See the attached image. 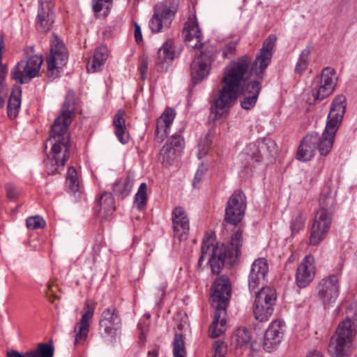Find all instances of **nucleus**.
<instances>
[{
  "mask_svg": "<svg viewBox=\"0 0 357 357\" xmlns=\"http://www.w3.org/2000/svg\"><path fill=\"white\" fill-rule=\"evenodd\" d=\"M276 40L275 35H270L264 41L260 52L253 63L250 56L243 55L231 61L225 68L222 78V86L211 105V111L215 114V118H220L229 109L239 95H251L255 87L259 88V93H260V81H248V70L250 69L251 75L262 79V75L271 63Z\"/></svg>",
  "mask_w": 357,
  "mask_h": 357,
  "instance_id": "obj_1",
  "label": "nucleus"
},
{
  "mask_svg": "<svg viewBox=\"0 0 357 357\" xmlns=\"http://www.w3.org/2000/svg\"><path fill=\"white\" fill-rule=\"evenodd\" d=\"M231 296V283L229 278L221 275L216 278L211 287V304L215 309L213 319L209 332L212 337H217L226 331L227 306Z\"/></svg>",
  "mask_w": 357,
  "mask_h": 357,
  "instance_id": "obj_2",
  "label": "nucleus"
},
{
  "mask_svg": "<svg viewBox=\"0 0 357 357\" xmlns=\"http://www.w3.org/2000/svg\"><path fill=\"white\" fill-rule=\"evenodd\" d=\"M345 102L346 98L343 95H339L333 100L322 135L320 136L318 133H316L318 138L316 149L323 156L327 155L332 149L335 134L345 112Z\"/></svg>",
  "mask_w": 357,
  "mask_h": 357,
  "instance_id": "obj_3",
  "label": "nucleus"
},
{
  "mask_svg": "<svg viewBox=\"0 0 357 357\" xmlns=\"http://www.w3.org/2000/svg\"><path fill=\"white\" fill-rule=\"evenodd\" d=\"M242 234L236 231L233 234L229 245L217 244L213 247L208 263L214 274L220 273L225 263L231 265L241 252Z\"/></svg>",
  "mask_w": 357,
  "mask_h": 357,
  "instance_id": "obj_4",
  "label": "nucleus"
},
{
  "mask_svg": "<svg viewBox=\"0 0 357 357\" xmlns=\"http://www.w3.org/2000/svg\"><path fill=\"white\" fill-rule=\"evenodd\" d=\"M52 144L51 157L45 160L47 174L53 175L63 169L66 162L69 158L70 147V137L50 134L47 140Z\"/></svg>",
  "mask_w": 357,
  "mask_h": 357,
  "instance_id": "obj_5",
  "label": "nucleus"
},
{
  "mask_svg": "<svg viewBox=\"0 0 357 357\" xmlns=\"http://www.w3.org/2000/svg\"><path fill=\"white\" fill-rule=\"evenodd\" d=\"M356 331L350 319L341 321L335 334L331 337L328 351L335 357H348L351 352Z\"/></svg>",
  "mask_w": 357,
  "mask_h": 357,
  "instance_id": "obj_6",
  "label": "nucleus"
},
{
  "mask_svg": "<svg viewBox=\"0 0 357 357\" xmlns=\"http://www.w3.org/2000/svg\"><path fill=\"white\" fill-rule=\"evenodd\" d=\"M179 5V0H165L155 5L149 26L153 33L167 30L171 25Z\"/></svg>",
  "mask_w": 357,
  "mask_h": 357,
  "instance_id": "obj_7",
  "label": "nucleus"
},
{
  "mask_svg": "<svg viewBox=\"0 0 357 357\" xmlns=\"http://www.w3.org/2000/svg\"><path fill=\"white\" fill-rule=\"evenodd\" d=\"M43 61L41 55L34 54L27 56L26 61L19 62L13 68L12 78L20 84L28 83L38 75Z\"/></svg>",
  "mask_w": 357,
  "mask_h": 357,
  "instance_id": "obj_8",
  "label": "nucleus"
},
{
  "mask_svg": "<svg viewBox=\"0 0 357 357\" xmlns=\"http://www.w3.org/2000/svg\"><path fill=\"white\" fill-rule=\"evenodd\" d=\"M75 111V95L71 91H68L63 104L61 113L52 126L51 132L54 135H68V126L73 121Z\"/></svg>",
  "mask_w": 357,
  "mask_h": 357,
  "instance_id": "obj_9",
  "label": "nucleus"
},
{
  "mask_svg": "<svg viewBox=\"0 0 357 357\" xmlns=\"http://www.w3.org/2000/svg\"><path fill=\"white\" fill-rule=\"evenodd\" d=\"M332 213L324 210L317 212L310 233V244L319 245L326 237L332 223Z\"/></svg>",
  "mask_w": 357,
  "mask_h": 357,
  "instance_id": "obj_10",
  "label": "nucleus"
},
{
  "mask_svg": "<svg viewBox=\"0 0 357 357\" xmlns=\"http://www.w3.org/2000/svg\"><path fill=\"white\" fill-rule=\"evenodd\" d=\"M246 197L241 190H235L227 201L225 207V220L227 222L236 225L243 219L246 209Z\"/></svg>",
  "mask_w": 357,
  "mask_h": 357,
  "instance_id": "obj_11",
  "label": "nucleus"
},
{
  "mask_svg": "<svg viewBox=\"0 0 357 357\" xmlns=\"http://www.w3.org/2000/svg\"><path fill=\"white\" fill-rule=\"evenodd\" d=\"M340 272L324 278L317 285L319 299L325 305L336 301L340 294Z\"/></svg>",
  "mask_w": 357,
  "mask_h": 357,
  "instance_id": "obj_12",
  "label": "nucleus"
},
{
  "mask_svg": "<svg viewBox=\"0 0 357 357\" xmlns=\"http://www.w3.org/2000/svg\"><path fill=\"white\" fill-rule=\"evenodd\" d=\"M94 312V303L90 301H86L84 312L81 319L76 323L73 330L75 337L74 344L75 346L83 345L86 341Z\"/></svg>",
  "mask_w": 357,
  "mask_h": 357,
  "instance_id": "obj_13",
  "label": "nucleus"
},
{
  "mask_svg": "<svg viewBox=\"0 0 357 357\" xmlns=\"http://www.w3.org/2000/svg\"><path fill=\"white\" fill-rule=\"evenodd\" d=\"M121 328V319L116 307L111 306L105 309L99 321V330L103 337L113 338Z\"/></svg>",
  "mask_w": 357,
  "mask_h": 357,
  "instance_id": "obj_14",
  "label": "nucleus"
},
{
  "mask_svg": "<svg viewBox=\"0 0 357 357\" xmlns=\"http://www.w3.org/2000/svg\"><path fill=\"white\" fill-rule=\"evenodd\" d=\"M67 60V52L63 43L56 38L52 41L50 54L47 58V70L51 76H57L59 69L66 64Z\"/></svg>",
  "mask_w": 357,
  "mask_h": 357,
  "instance_id": "obj_15",
  "label": "nucleus"
},
{
  "mask_svg": "<svg viewBox=\"0 0 357 357\" xmlns=\"http://www.w3.org/2000/svg\"><path fill=\"white\" fill-rule=\"evenodd\" d=\"M183 146L184 141L183 138L178 135H172L160 151V161L163 165H172L180 155Z\"/></svg>",
  "mask_w": 357,
  "mask_h": 357,
  "instance_id": "obj_16",
  "label": "nucleus"
},
{
  "mask_svg": "<svg viewBox=\"0 0 357 357\" xmlns=\"http://www.w3.org/2000/svg\"><path fill=\"white\" fill-rule=\"evenodd\" d=\"M213 61L211 52H201L200 55L192 62L190 74L194 84H197L208 77Z\"/></svg>",
  "mask_w": 357,
  "mask_h": 357,
  "instance_id": "obj_17",
  "label": "nucleus"
},
{
  "mask_svg": "<svg viewBox=\"0 0 357 357\" xmlns=\"http://www.w3.org/2000/svg\"><path fill=\"white\" fill-rule=\"evenodd\" d=\"M268 148L266 141L251 143L239 155L240 160L243 162L245 167H255V164L259 162L263 156L266 154Z\"/></svg>",
  "mask_w": 357,
  "mask_h": 357,
  "instance_id": "obj_18",
  "label": "nucleus"
},
{
  "mask_svg": "<svg viewBox=\"0 0 357 357\" xmlns=\"http://www.w3.org/2000/svg\"><path fill=\"white\" fill-rule=\"evenodd\" d=\"M314 257L307 255L298 266L296 274V282L300 288H305L310 284L315 276Z\"/></svg>",
  "mask_w": 357,
  "mask_h": 357,
  "instance_id": "obj_19",
  "label": "nucleus"
},
{
  "mask_svg": "<svg viewBox=\"0 0 357 357\" xmlns=\"http://www.w3.org/2000/svg\"><path fill=\"white\" fill-rule=\"evenodd\" d=\"M285 330V323L282 320H275L270 324L262 342L264 350L270 352L282 340Z\"/></svg>",
  "mask_w": 357,
  "mask_h": 357,
  "instance_id": "obj_20",
  "label": "nucleus"
},
{
  "mask_svg": "<svg viewBox=\"0 0 357 357\" xmlns=\"http://www.w3.org/2000/svg\"><path fill=\"white\" fill-rule=\"evenodd\" d=\"M268 271L266 259L259 258L252 264L248 279V285L251 291H255L260 284H263Z\"/></svg>",
  "mask_w": 357,
  "mask_h": 357,
  "instance_id": "obj_21",
  "label": "nucleus"
},
{
  "mask_svg": "<svg viewBox=\"0 0 357 357\" xmlns=\"http://www.w3.org/2000/svg\"><path fill=\"white\" fill-rule=\"evenodd\" d=\"M172 222L174 236L181 239L190 230L189 218L183 207L176 206L172 211Z\"/></svg>",
  "mask_w": 357,
  "mask_h": 357,
  "instance_id": "obj_22",
  "label": "nucleus"
},
{
  "mask_svg": "<svg viewBox=\"0 0 357 357\" xmlns=\"http://www.w3.org/2000/svg\"><path fill=\"white\" fill-rule=\"evenodd\" d=\"M183 36L189 47L196 49L202 46V33L195 17H189L185 22Z\"/></svg>",
  "mask_w": 357,
  "mask_h": 357,
  "instance_id": "obj_23",
  "label": "nucleus"
},
{
  "mask_svg": "<svg viewBox=\"0 0 357 357\" xmlns=\"http://www.w3.org/2000/svg\"><path fill=\"white\" fill-rule=\"evenodd\" d=\"M318 140L316 132L307 134L301 141L298 149L296 158L303 162L312 160L314 157L316 149V143Z\"/></svg>",
  "mask_w": 357,
  "mask_h": 357,
  "instance_id": "obj_24",
  "label": "nucleus"
},
{
  "mask_svg": "<svg viewBox=\"0 0 357 357\" xmlns=\"http://www.w3.org/2000/svg\"><path fill=\"white\" fill-rule=\"evenodd\" d=\"M54 22V13L50 3H40L36 18V27L40 32L50 31Z\"/></svg>",
  "mask_w": 357,
  "mask_h": 357,
  "instance_id": "obj_25",
  "label": "nucleus"
},
{
  "mask_svg": "<svg viewBox=\"0 0 357 357\" xmlns=\"http://www.w3.org/2000/svg\"><path fill=\"white\" fill-rule=\"evenodd\" d=\"M175 112L173 109L167 108L161 114L156 121L155 135L157 139L162 142L168 133V130L175 118Z\"/></svg>",
  "mask_w": 357,
  "mask_h": 357,
  "instance_id": "obj_26",
  "label": "nucleus"
},
{
  "mask_svg": "<svg viewBox=\"0 0 357 357\" xmlns=\"http://www.w3.org/2000/svg\"><path fill=\"white\" fill-rule=\"evenodd\" d=\"M54 347L47 343H40L36 349L27 351L24 353L12 350L7 353V357H53Z\"/></svg>",
  "mask_w": 357,
  "mask_h": 357,
  "instance_id": "obj_27",
  "label": "nucleus"
},
{
  "mask_svg": "<svg viewBox=\"0 0 357 357\" xmlns=\"http://www.w3.org/2000/svg\"><path fill=\"white\" fill-rule=\"evenodd\" d=\"M176 57L173 41L167 40L158 50L155 58V62L158 68L163 69L166 65L171 63Z\"/></svg>",
  "mask_w": 357,
  "mask_h": 357,
  "instance_id": "obj_28",
  "label": "nucleus"
},
{
  "mask_svg": "<svg viewBox=\"0 0 357 357\" xmlns=\"http://www.w3.org/2000/svg\"><path fill=\"white\" fill-rule=\"evenodd\" d=\"M115 210L114 199L110 192H104L100 197L96 211L98 215L103 219L112 215Z\"/></svg>",
  "mask_w": 357,
  "mask_h": 357,
  "instance_id": "obj_29",
  "label": "nucleus"
},
{
  "mask_svg": "<svg viewBox=\"0 0 357 357\" xmlns=\"http://www.w3.org/2000/svg\"><path fill=\"white\" fill-rule=\"evenodd\" d=\"M107 57L108 50L106 47L101 46L97 48L88 61L86 66L88 72L93 73L102 70Z\"/></svg>",
  "mask_w": 357,
  "mask_h": 357,
  "instance_id": "obj_30",
  "label": "nucleus"
},
{
  "mask_svg": "<svg viewBox=\"0 0 357 357\" xmlns=\"http://www.w3.org/2000/svg\"><path fill=\"white\" fill-rule=\"evenodd\" d=\"M233 340L237 346L250 348L252 350H257V342H252V331L245 327L237 328L233 335Z\"/></svg>",
  "mask_w": 357,
  "mask_h": 357,
  "instance_id": "obj_31",
  "label": "nucleus"
},
{
  "mask_svg": "<svg viewBox=\"0 0 357 357\" xmlns=\"http://www.w3.org/2000/svg\"><path fill=\"white\" fill-rule=\"evenodd\" d=\"M124 112L119 110L113 119V124L115 128L114 133L119 141L122 144H126L128 142V136L125 132V119H123Z\"/></svg>",
  "mask_w": 357,
  "mask_h": 357,
  "instance_id": "obj_32",
  "label": "nucleus"
},
{
  "mask_svg": "<svg viewBox=\"0 0 357 357\" xmlns=\"http://www.w3.org/2000/svg\"><path fill=\"white\" fill-rule=\"evenodd\" d=\"M21 89L17 87L15 89L13 90V93H11L9 99H8V116L10 119L15 118L20 111V105H21Z\"/></svg>",
  "mask_w": 357,
  "mask_h": 357,
  "instance_id": "obj_33",
  "label": "nucleus"
},
{
  "mask_svg": "<svg viewBox=\"0 0 357 357\" xmlns=\"http://www.w3.org/2000/svg\"><path fill=\"white\" fill-rule=\"evenodd\" d=\"M335 203V192L329 188L326 187L322 190L320 198L319 210L326 211L333 213L332 208Z\"/></svg>",
  "mask_w": 357,
  "mask_h": 357,
  "instance_id": "obj_34",
  "label": "nucleus"
},
{
  "mask_svg": "<svg viewBox=\"0 0 357 357\" xmlns=\"http://www.w3.org/2000/svg\"><path fill=\"white\" fill-rule=\"evenodd\" d=\"M275 305L255 303H254V315L257 320L266 321L272 315Z\"/></svg>",
  "mask_w": 357,
  "mask_h": 357,
  "instance_id": "obj_35",
  "label": "nucleus"
},
{
  "mask_svg": "<svg viewBox=\"0 0 357 357\" xmlns=\"http://www.w3.org/2000/svg\"><path fill=\"white\" fill-rule=\"evenodd\" d=\"M275 290L270 287H262L257 294L255 303L264 304H275L276 301Z\"/></svg>",
  "mask_w": 357,
  "mask_h": 357,
  "instance_id": "obj_36",
  "label": "nucleus"
},
{
  "mask_svg": "<svg viewBox=\"0 0 357 357\" xmlns=\"http://www.w3.org/2000/svg\"><path fill=\"white\" fill-rule=\"evenodd\" d=\"M133 182L129 177L121 178L114 183V192L123 199L130 194Z\"/></svg>",
  "mask_w": 357,
  "mask_h": 357,
  "instance_id": "obj_37",
  "label": "nucleus"
},
{
  "mask_svg": "<svg viewBox=\"0 0 357 357\" xmlns=\"http://www.w3.org/2000/svg\"><path fill=\"white\" fill-rule=\"evenodd\" d=\"M320 82L321 84L331 87L334 90L337 82L335 70L330 67H326L322 70Z\"/></svg>",
  "mask_w": 357,
  "mask_h": 357,
  "instance_id": "obj_38",
  "label": "nucleus"
},
{
  "mask_svg": "<svg viewBox=\"0 0 357 357\" xmlns=\"http://www.w3.org/2000/svg\"><path fill=\"white\" fill-rule=\"evenodd\" d=\"M174 357H186L187 351L183 335L176 333L172 342Z\"/></svg>",
  "mask_w": 357,
  "mask_h": 357,
  "instance_id": "obj_39",
  "label": "nucleus"
},
{
  "mask_svg": "<svg viewBox=\"0 0 357 357\" xmlns=\"http://www.w3.org/2000/svg\"><path fill=\"white\" fill-rule=\"evenodd\" d=\"M66 185L73 193L79 190L78 172L73 167H70L66 175Z\"/></svg>",
  "mask_w": 357,
  "mask_h": 357,
  "instance_id": "obj_40",
  "label": "nucleus"
},
{
  "mask_svg": "<svg viewBox=\"0 0 357 357\" xmlns=\"http://www.w3.org/2000/svg\"><path fill=\"white\" fill-rule=\"evenodd\" d=\"M147 199V185L145 183H142L134 199V203L139 210H142L146 206Z\"/></svg>",
  "mask_w": 357,
  "mask_h": 357,
  "instance_id": "obj_41",
  "label": "nucleus"
},
{
  "mask_svg": "<svg viewBox=\"0 0 357 357\" xmlns=\"http://www.w3.org/2000/svg\"><path fill=\"white\" fill-rule=\"evenodd\" d=\"M311 55V49L310 47L305 48L301 53L298 62L295 67V72L301 74L304 72L308 66Z\"/></svg>",
  "mask_w": 357,
  "mask_h": 357,
  "instance_id": "obj_42",
  "label": "nucleus"
},
{
  "mask_svg": "<svg viewBox=\"0 0 357 357\" xmlns=\"http://www.w3.org/2000/svg\"><path fill=\"white\" fill-rule=\"evenodd\" d=\"M251 93V95H241L243 98L241 100V106L244 109L250 110L255 107L259 96V88L255 87Z\"/></svg>",
  "mask_w": 357,
  "mask_h": 357,
  "instance_id": "obj_43",
  "label": "nucleus"
},
{
  "mask_svg": "<svg viewBox=\"0 0 357 357\" xmlns=\"http://www.w3.org/2000/svg\"><path fill=\"white\" fill-rule=\"evenodd\" d=\"M307 215L305 213L301 212L295 216L291 223V229L292 234L298 233L300 230L304 228Z\"/></svg>",
  "mask_w": 357,
  "mask_h": 357,
  "instance_id": "obj_44",
  "label": "nucleus"
},
{
  "mask_svg": "<svg viewBox=\"0 0 357 357\" xmlns=\"http://www.w3.org/2000/svg\"><path fill=\"white\" fill-rule=\"evenodd\" d=\"M333 91L334 90L331 89V87H328L320 82L319 87L312 91L314 100L315 102L321 101L331 96Z\"/></svg>",
  "mask_w": 357,
  "mask_h": 357,
  "instance_id": "obj_45",
  "label": "nucleus"
},
{
  "mask_svg": "<svg viewBox=\"0 0 357 357\" xmlns=\"http://www.w3.org/2000/svg\"><path fill=\"white\" fill-rule=\"evenodd\" d=\"M214 241V234L212 233H207L202 241V254L199 259V265L201 266L202 262L204 261L205 256L209 252L211 246L213 245Z\"/></svg>",
  "mask_w": 357,
  "mask_h": 357,
  "instance_id": "obj_46",
  "label": "nucleus"
},
{
  "mask_svg": "<svg viewBox=\"0 0 357 357\" xmlns=\"http://www.w3.org/2000/svg\"><path fill=\"white\" fill-rule=\"evenodd\" d=\"M112 5V0H93V10L98 13L103 11V15H107Z\"/></svg>",
  "mask_w": 357,
  "mask_h": 357,
  "instance_id": "obj_47",
  "label": "nucleus"
},
{
  "mask_svg": "<svg viewBox=\"0 0 357 357\" xmlns=\"http://www.w3.org/2000/svg\"><path fill=\"white\" fill-rule=\"evenodd\" d=\"M208 172V166L203 162L199 165L195 173L192 185L195 188H199L201 183L205 179Z\"/></svg>",
  "mask_w": 357,
  "mask_h": 357,
  "instance_id": "obj_48",
  "label": "nucleus"
},
{
  "mask_svg": "<svg viewBox=\"0 0 357 357\" xmlns=\"http://www.w3.org/2000/svg\"><path fill=\"white\" fill-rule=\"evenodd\" d=\"M26 224L29 229H36L44 227L45 222L40 216L36 215L28 218Z\"/></svg>",
  "mask_w": 357,
  "mask_h": 357,
  "instance_id": "obj_49",
  "label": "nucleus"
},
{
  "mask_svg": "<svg viewBox=\"0 0 357 357\" xmlns=\"http://www.w3.org/2000/svg\"><path fill=\"white\" fill-rule=\"evenodd\" d=\"M211 142L208 134L206 135L205 137L201 139L199 144V151L197 153V156L199 158H202L207 154Z\"/></svg>",
  "mask_w": 357,
  "mask_h": 357,
  "instance_id": "obj_50",
  "label": "nucleus"
},
{
  "mask_svg": "<svg viewBox=\"0 0 357 357\" xmlns=\"http://www.w3.org/2000/svg\"><path fill=\"white\" fill-rule=\"evenodd\" d=\"M213 357H224L227 352V346L223 341L216 340L213 347Z\"/></svg>",
  "mask_w": 357,
  "mask_h": 357,
  "instance_id": "obj_51",
  "label": "nucleus"
},
{
  "mask_svg": "<svg viewBox=\"0 0 357 357\" xmlns=\"http://www.w3.org/2000/svg\"><path fill=\"white\" fill-rule=\"evenodd\" d=\"M3 48L4 38L3 35H0V78H3L7 72L6 66L2 63V51Z\"/></svg>",
  "mask_w": 357,
  "mask_h": 357,
  "instance_id": "obj_52",
  "label": "nucleus"
},
{
  "mask_svg": "<svg viewBox=\"0 0 357 357\" xmlns=\"http://www.w3.org/2000/svg\"><path fill=\"white\" fill-rule=\"evenodd\" d=\"M236 43L229 42L225 45L223 49V54L225 58H229L234 55L236 51Z\"/></svg>",
  "mask_w": 357,
  "mask_h": 357,
  "instance_id": "obj_53",
  "label": "nucleus"
},
{
  "mask_svg": "<svg viewBox=\"0 0 357 357\" xmlns=\"http://www.w3.org/2000/svg\"><path fill=\"white\" fill-rule=\"evenodd\" d=\"M6 192L9 199H14L17 196L18 191L14 185L8 184L6 185Z\"/></svg>",
  "mask_w": 357,
  "mask_h": 357,
  "instance_id": "obj_54",
  "label": "nucleus"
},
{
  "mask_svg": "<svg viewBox=\"0 0 357 357\" xmlns=\"http://www.w3.org/2000/svg\"><path fill=\"white\" fill-rule=\"evenodd\" d=\"M147 69H148V62L146 59H143L140 64V66H139V73H140L141 77L143 79H145V75L147 72Z\"/></svg>",
  "mask_w": 357,
  "mask_h": 357,
  "instance_id": "obj_55",
  "label": "nucleus"
},
{
  "mask_svg": "<svg viewBox=\"0 0 357 357\" xmlns=\"http://www.w3.org/2000/svg\"><path fill=\"white\" fill-rule=\"evenodd\" d=\"M135 38L137 43H139L142 40L141 28L138 24H135Z\"/></svg>",
  "mask_w": 357,
  "mask_h": 357,
  "instance_id": "obj_56",
  "label": "nucleus"
},
{
  "mask_svg": "<svg viewBox=\"0 0 357 357\" xmlns=\"http://www.w3.org/2000/svg\"><path fill=\"white\" fill-rule=\"evenodd\" d=\"M93 250L95 252V254H93V257H92V261L91 262V264H94L95 262V260H96V255H98V253L100 252V244L99 243H96L93 247Z\"/></svg>",
  "mask_w": 357,
  "mask_h": 357,
  "instance_id": "obj_57",
  "label": "nucleus"
},
{
  "mask_svg": "<svg viewBox=\"0 0 357 357\" xmlns=\"http://www.w3.org/2000/svg\"><path fill=\"white\" fill-rule=\"evenodd\" d=\"M307 357H323V356L319 351H312L310 352Z\"/></svg>",
  "mask_w": 357,
  "mask_h": 357,
  "instance_id": "obj_58",
  "label": "nucleus"
},
{
  "mask_svg": "<svg viewBox=\"0 0 357 357\" xmlns=\"http://www.w3.org/2000/svg\"><path fill=\"white\" fill-rule=\"evenodd\" d=\"M158 353L155 349L148 351V357H158Z\"/></svg>",
  "mask_w": 357,
  "mask_h": 357,
  "instance_id": "obj_59",
  "label": "nucleus"
},
{
  "mask_svg": "<svg viewBox=\"0 0 357 357\" xmlns=\"http://www.w3.org/2000/svg\"><path fill=\"white\" fill-rule=\"evenodd\" d=\"M165 289H166V285H162L160 288V290L161 291V292L162 294L165 293Z\"/></svg>",
  "mask_w": 357,
  "mask_h": 357,
  "instance_id": "obj_60",
  "label": "nucleus"
},
{
  "mask_svg": "<svg viewBox=\"0 0 357 357\" xmlns=\"http://www.w3.org/2000/svg\"><path fill=\"white\" fill-rule=\"evenodd\" d=\"M354 321H356L357 323V310L354 312Z\"/></svg>",
  "mask_w": 357,
  "mask_h": 357,
  "instance_id": "obj_61",
  "label": "nucleus"
},
{
  "mask_svg": "<svg viewBox=\"0 0 357 357\" xmlns=\"http://www.w3.org/2000/svg\"><path fill=\"white\" fill-rule=\"evenodd\" d=\"M47 290L48 291H53L52 289V286L50 284H47Z\"/></svg>",
  "mask_w": 357,
  "mask_h": 357,
  "instance_id": "obj_62",
  "label": "nucleus"
},
{
  "mask_svg": "<svg viewBox=\"0 0 357 357\" xmlns=\"http://www.w3.org/2000/svg\"><path fill=\"white\" fill-rule=\"evenodd\" d=\"M146 317H147V318H149L150 315L146 314Z\"/></svg>",
  "mask_w": 357,
  "mask_h": 357,
  "instance_id": "obj_63",
  "label": "nucleus"
},
{
  "mask_svg": "<svg viewBox=\"0 0 357 357\" xmlns=\"http://www.w3.org/2000/svg\"><path fill=\"white\" fill-rule=\"evenodd\" d=\"M146 317H147V318H149L150 315L146 314Z\"/></svg>",
  "mask_w": 357,
  "mask_h": 357,
  "instance_id": "obj_64",
  "label": "nucleus"
}]
</instances>
